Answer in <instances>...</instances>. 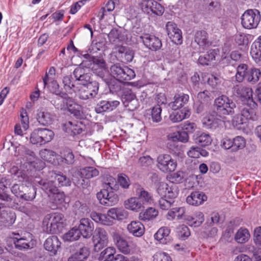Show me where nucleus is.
<instances>
[{
  "instance_id": "f257e3e1",
  "label": "nucleus",
  "mask_w": 261,
  "mask_h": 261,
  "mask_svg": "<svg viewBox=\"0 0 261 261\" xmlns=\"http://www.w3.org/2000/svg\"><path fill=\"white\" fill-rule=\"evenodd\" d=\"M65 218L63 214L51 213L45 216L43 220L44 231L47 233L60 232L64 227Z\"/></svg>"
},
{
  "instance_id": "f03ea898",
  "label": "nucleus",
  "mask_w": 261,
  "mask_h": 261,
  "mask_svg": "<svg viewBox=\"0 0 261 261\" xmlns=\"http://www.w3.org/2000/svg\"><path fill=\"white\" fill-rule=\"evenodd\" d=\"M261 76V71L259 69L255 67L248 68L247 65L241 64L237 68L236 79L238 82L246 80L251 84L256 83Z\"/></svg>"
},
{
  "instance_id": "7ed1b4c3",
  "label": "nucleus",
  "mask_w": 261,
  "mask_h": 261,
  "mask_svg": "<svg viewBox=\"0 0 261 261\" xmlns=\"http://www.w3.org/2000/svg\"><path fill=\"white\" fill-rule=\"evenodd\" d=\"M112 237L119 251L125 255L134 254L137 250V246L133 241H127L117 232H113Z\"/></svg>"
},
{
  "instance_id": "20e7f679",
  "label": "nucleus",
  "mask_w": 261,
  "mask_h": 261,
  "mask_svg": "<svg viewBox=\"0 0 261 261\" xmlns=\"http://www.w3.org/2000/svg\"><path fill=\"white\" fill-rule=\"evenodd\" d=\"M110 73L119 81H129L136 76L135 71L127 66H121L119 63L112 65L110 69Z\"/></svg>"
},
{
  "instance_id": "39448f33",
  "label": "nucleus",
  "mask_w": 261,
  "mask_h": 261,
  "mask_svg": "<svg viewBox=\"0 0 261 261\" xmlns=\"http://www.w3.org/2000/svg\"><path fill=\"white\" fill-rule=\"evenodd\" d=\"M214 105L218 113L226 115L233 114L236 107L232 100L224 95L216 98L214 101Z\"/></svg>"
},
{
  "instance_id": "423d86ee",
  "label": "nucleus",
  "mask_w": 261,
  "mask_h": 261,
  "mask_svg": "<svg viewBox=\"0 0 261 261\" xmlns=\"http://www.w3.org/2000/svg\"><path fill=\"white\" fill-rule=\"evenodd\" d=\"M260 12L256 9L246 10L241 17L243 27L247 29L256 28L260 21Z\"/></svg>"
},
{
  "instance_id": "0eeeda50",
  "label": "nucleus",
  "mask_w": 261,
  "mask_h": 261,
  "mask_svg": "<svg viewBox=\"0 0 261 261\" xmlns=\"http://www.w3.org/2000/svg\"><path fill=\"white\" fill-rule=\"evenodd\" d=\"M156 166L161 171L167 173L176 169L177 163L170 154H161L157 157Z\"/></svg>"
},
{
  "instance_id": "6e6552de",
  "label": "nucleus",
  "mask_w": 261,
  "mask_h": 261,
  "mask_svg": "<svg viewBox=\"0 0 261 261\" xmlns=\"http://www.w3.org/2000/svg\"><path fill=\"white\" fill-rule=\"evenodd\" d=\"M93 242L94 250L98 251L107 246L109 241V237L106 230L101 227H97L93 236Z\"/></svg>"
},
{
  "instance_id": "1a4fd4ad",
  "label": "nucleus",
  "mask_w": 261,
  "mask_h": 261,
  "mask_svg": "<svg viewBox=\"0 0 261 261\" xmlns=\"http://www.w3.org/2000/svg\"><path fill=\"white\" fill-rule=\"evenodd\" d=\"M158 193L171 200L176 197L178 194V189L175 184L161 182L157 189Z\"/></svg>"
},
{
  "instance_id": "9d476101",
  "label": "nucleus",
  "mask_w": 261,
  "mask_h": 261,
  "mask_svg": "<svg viewBox=\"0 0 261 261\" xmlns=\"http://www.w3.org/2000/svg\"><path fill=\"white\" fill-rule=\"evenodd\" d=\"M99 89L98 82L94 81L87 86H82L77 91L79 92V97L84 100L92 99L97 94Z\"/></svg>"
},
{
  "instance_id": "9b49d317",
  "label": "nucleus",
  "mask_w": 261,
  "mask_h": 261,
  "mask_svg": "<svg viewBox=\"0 0 261 261\" xmlns=\"http://www.w3.org/2000/svg\"><path fill=\"white\" fill-rule=\"evenodd\" d=\"M81 179H78L74 177L72 180L74 184L77 187L83 186L85 181L84 178L90 179L97 176L99 175V171L93 167H86L81 169L79 172Z\"/></svg>"
},
{
  "instance_id": "f8f14e48",
  "label": "nucleus",
  "mask_w": 261,
  "mask_h": 261,
  "mask_svg": "<svg viewBox=\"0 0 261 261\" xmlns=\"http://www.w3.org/2000/svg\"><path fill=\"white\" fill-rule=\"evenodd\" d=\"M15 236L13 239L16 248L23 250L33 247L34 241L31 233L26 232L23 237H21L18 233L15 234Z\"/></svg>"
},
{
  "instance_id": "ddd939ff",
  "label": "nucleus",
  "mask_w": 261,
  "mask_h": 261,
  "mask_svg": "<svg viewBox=\"0 0 261 261\" xmlns=\"http://www.w3.org/2000/svg\"><path fill=\"white\" fill-rule=\"evenodd\" d=\"M168 36L174 44L180 45L182 43L181 31L173 22L169 21L166 25Z\"/></svg>"
},
{
  "instance_id": "4468645a",
  "label": "nucleus",
  "mask_w": 261,
  "mask_h": 261,
  "mask_svg": "<svg viewBox=\"0 0 261 261\" xmlns=\"http://www.w3.org/2000/svg\"><path fill=\"white\" fill-rule=\"evenodd\" d=\"M257 107V105L253 100H249V102H246L241 109V116L246 120H256V110Z\"/></svg>"
},
{
  "instance_id": "2eb2a0df",
  "label": "nucleus",
  "mask_w": 261,
  "mask_h": 261,
  "mask_svg": "<svg viewBox=\"0 0 261 261\" xmlns=\"http://www.w3.org/2000/svg\"><path fill=\"white\" fill-rule=\"evenodd\" d=\"M140 38L146 47L151 50H158L162 46L161 39L155 35L145 34L141 36Z\"/></svg>"
},
{
  "instance_id": "dca6fc26",
  "label": "nucleus",
  "mask_w": 261,
  "mask_h": 261,
  "mask_svg": "<svg viewBox=\"0 0 261 261\" xmlns=\"http://www.w3.org/2000/svg\"><path fill=\"white\" fill-rule=\"evenodd\" d=\"M194 41L198 45L199 48L204 50L210 46L212 42L208 38V33L204 30H198L194 34Z\"/></svg>"
},
{
  "instance_id": "f3484780",
  "label": "nucleus",
  "mask_w": 261,
  "mask_h": 261,
  "mask_svg": "<svg viewBox=\"0 0 261 261\" xmlns=\"http://www.w3.org/2000/svg\"><path fill=\"white\" fill-rule=\"evenodd\" d=\"M78 229L84 238H89L93 231L94 224L88 218H82L80 221Z\"/></svg>"
},
{
  "instance_id": "a211bd4d",
  "label": "nucleus",
  "mask_w": 261,
  "mask_h": 261,
  "mask_svg": "<svg viewBox=\"0 0 261 261\" xmlns=\"http://www.w3.org/2000/svg\"><path fill=\"white\" fill-rule=\"evenodd\" d=\"M73 75L75 80L78 81L82 86H87L94 82L91 79L90 74L85 73L84 69L81 67L76 68L73 72Z\"/></svg>"
},
{
  "instance_id": "6ab92c4d",
  "label": "nucleus",
  "mask_w": 261,
  "mask_h": 261,
  "mask_svg": "<svg viewBox=\"0 0 261 261\" xmlns=\"http://www.w3.org/2000/svg\"><path fill=\"white\" fill-rule=\"evenodd\" d=\"M250 55L254 62L261 65V36H259L252 44Z\"/></svg>"
},
{
  "instance_id": "aec40b11",
  "label": "nucleus",
  "mask_w": 261,
  "mask_h": 261,
  "mask_svg": "<svg viewBox=\"0 0 261 261\" xmlns=\"http://www.w3.org/2000/svg\"><path fill=\"white\" fill-rule=\"evenodd\" d=\"M129 233L136 237H142L145 232V227L139 221H133L127 226Z\"/></svg>"
},
{
  "instance_id": "412c9836",
  "label": "nucleus",
  "mask_w": 261,
  "mask_h": 261,
  "mask_svg": "<svg viewBox=\"0 0 261 261\" xmlns=\"http://www.w3.org/2000/svg\"><path fill=\"white\" fill-rule=\"evenodd\" d=\"M173 110V111L170 114L169 118L174 123L180 122L182 120L189 118L191 114L190 110L186 107L182 109Z\"/></svg>"
},
{
  "instance_id": "4be33fe9",
  "label": "nucleus",
  "mask_w": 261,
  "mask_h": 261,
  "mask_svg": "<svg viewBox=\"0 0 261 261\" xmlns=\"http://www.w3.org/2000/svg\"><path fill=\"white\" fill-rule=\"evenodd\" d=\"M136 195L144 204L151 205L154 203V199L151 193L146 191L143 188L139 186L136 190Z\"/></svg>"
},
{
  "instance_id": "5701e85b",
  "label": "nucleus",
  "mask_w": 261,
  "mask_h": 261,
  "mask_svg": "<svg viewBox=\"0 0 261 261\" xmlns=\"http://www.w3.org/2000/svg\"><path fill=\"white\" fill-rule=\"evenodd\" d=\"M189 100L188 94H176L174 97V101L170 103V106L172 110L180 109L188 103Z\"/></svg>"
},
{
  "instance_id": "b1692460",
  "label": "nucleus",
  "mask_w": 261,
  "mask_h": 261,
  "mask_svg": "<svg viewBox=\"0 0 261 261\" xmlns=\"http://www.w3.org/2000/svg\"><path fill=\"white\" fill-rule=\"evenodd\" d=\"M119 104L120 102L117 100H102L95 107V111L97 113L112 111L119 106Z\"/></svg>"
},
{
  "instance_id": "393cba45",
  "label": "nucleus",
  "mask_w": 261,
  "mask_h": 261,
  "mask_svg": "<svg viewBox=\"0 0 261 261\" xmlns=\"http://www.w3.org/2000/svg\"><path fill=\"white\" fill-rule=\"evenodd\" d=\"M206 199V196L203 193L195 191L187 197L186 201L190 205L197 206L201 204Z\"/></svg>"
},
{
  "instance_id": "a878e982",
  "label": "nucleus",
  "mask_w": 261,
  "mask_h": 261,
  "mask_svg": "<svg viewBox=\"0 0 261 261\" xmlns=\"http://www.w3.org/2000/svg\"><path fill=\"white\" fill-rule=\"evenodd\" d=\"M63 130L70 135H76L81 134L83 129L81 123L76 121L66 122L63 124Z\"/></svg>"
},
{
  "instance_id": "bb28decb",
  "label": "nucleus",
  "mask_w": 261,
  "mask_h": 261,
  "mask_svg": "<svg viewBox=\"0 0 261 261\" xmlns=\"http://www.w3.org/2000/svg\"><path fill=\"white\" fill-rule=\"evenodd\" d=\"M48 197H49V203L51 204L49 206L53 210L58 208L64 202L65 198L64 193L60 192L59 189Z\"/></svg>"
},
{
  "instance_id": "cd10ccee",
  "label": "nucleus",
  "mask_w": 261,
  "mask_h": 261,
  "mask_svg": "<svg viewBox=\"0 0 261 261\" xmlns=\"http://www.w3.org/2000/svg\"><path fill=\"white\" fill-rule=\"evenodd\" d=\"M124 205L126 209L135 212H139L144 206L141 200L137 197H132L124 202Z\"/></svg>"
},
{
  "instance_id": "c85d7f7f",
  "label": "nucleus",
  "mask_w": 261,
  "mask_h": 261,
  "mask_svg": "<svg viewBox=\"0 0 261 261\" xmlns=\"http://www.w3.org/2000/svg\"><path fill=\"white\" fill-rule=\"evenodd\" d=\"M170 229L166 226L160 228L154 235L155 240L163 244H166L170 241Z\"/></svg>"
},
{
  "instance_id": "c756f323",
  "label": "nucleus",
  "mask_w": 261,
  "mask_h": 261,
  "mask_svg": "<svg viewBox=\"0 0 261 261\" xmlns=\"http://www.w3.org/2000/svg\"><path fill=\"white\" fill-rule=\"evenodd\" d=\"M61 242L58 237L55 236L48 238L44 243V248L55 254L60 247Z\"/></svg>"
},
{
  "instance_id": "7c9ffc66",
  "label": "nucleus",
  "mask_w": 261,
  "mask_h": 261,
  "mask_svg": "<svg viewBox=\"0 0 261 261\" xmlns=\"http://www.w3.org/2000/svg\"><path fill=\"white\" fill-rule=\"evenodd\" d=\"M21 124H16L14 127L15 134L22 136L23 132L28 129L29 126V120L27 113L25 111H22L20 114Z\"/></svg>"
},
{
  "instance_id": "2f4dec72",
  "label": "nucleus",
  "mask_w": 261,
  "mask_h": 261,
  "mask_svg": "<svg viewBox=\"0 0 261 261\" xmlns=\"http://www.w3.org/2000/svg\"><path fill=\"white\" fill-rule=\"evenodd\" d=\"M219 54L218 48L210 49L203 56H200L198 60V63L202 65H208L216 60V57Z\"/></svg>"
},
{
  "instance_id": "473e14b6",
  "label": "nucleus",
  "mask_w": 261,
  "mask_h": 261,
  "mask_svg": "<svg viewBox=\"0 0 261 261\" xmlns=\"http://www.w3.org/2000/svg\"><path fill=\"white\" fill-rule=\"evenodd\" d=\"M37 119L40 124L48 126L54 121L55 115L46 110H42L38 113Z\"/></svg>"
},
{
  "instance_id": "72a5a7b5",
  "label": "nucleus",
  "mask_w": 261,
  "mask_h": 261,
  "mask_svg": "<svg viewBox=\"0 0 261 261\" xmlns=\"http://www.w3.org/2000/svg\"><path fill=\"white\" fill-rule=\"evenodd\" d=\"M234 90L238 96H240L249 102V100H253L252 98L253 91L251 88L243 86H237L234 87Z\"/></svg>"
},
{
  "instance_id": "f704fd0d",
  "label": "nucleus",
  "mask_w": 261,
  "mask_h": 261,
  "mask_svg": "<svg viewBox=\"0 0 261 261\" xmlns=\"http://www.w3.org/2000/svg\"><path fill=\"white\" fill-rule=\"evenodd\" d=\"M90 216L95 222L103 225L111 226L113 224V221L106 214L93 211Z\"/></svg>"
},
{
  "instance_id": "c9c22d12",
  "label": "nucleus",
  "mask_w": 261,
  "mask_h": 261,
  "mask_svg": "<svg viewBox=\"0 0 261 261\" xmlns=\"http://www.w3.org/2000/svg\"><path fill=\"white\" fill-rule=\"evenodd\" d=\"M221 123V120L213 115H207L202 119L203 125L207 129H215Z\"/></svg>"
},
{
  "instance_id": "e433bc0d",
  "label": "nucleus",
  "mask_w": 261,
  "mask_h": 261,
  "mask_svg": "<svg viewBox=\"0 0 261 261\" xmlns=\"http://www.w3.org/2000/svg\"><path fill=\"white\" fill-rule=\"evenodd\" d=\"M159 215L158 211L154 207H149L139 214V218L142 221H150L155 219Z\"/></svg>"
},
{
  "instance_id": "4c0bfd02",
  "label": "nucleus",
  "mask_w": 261,
  "mask_h": 261,
  "mask_svg": "<svg viewBox=\"0 0 261 261\" xmlns=\"http://www.w3.org/2000/svg\"><path fill=\"white\" fill-rule=\"evenodd\" d=\"M121 100L125 107H128L129 109V104L132 102H137L136 96L132 91L129 89H123L122 94L121 95Z\"/></svg>"
},
{
  "instance_id": "58836bf2",
  "label": "nucleus",
  "mask_w": 261,
  "mask_h": 261,
  "mask_svg": "<svg viewBox=\"0 0 261 261\" xmlns=\"http://www.w3.org/2000/svg\"><path fill=\"white\" fill-rule=\"evenodd\" d=\"M188 224L193 227L199 226L204 221V217L202 212H197L194 216H188L186 218Z\"/></svg>"
},
{
  "instance_id": "ea45409f",
  "label": "nucleus",
  "mask_w": 261,
  "mask_h": 261,
  "mask_svg": "<svg viewBox=\"0 0 261 261\" xmlns=\"http://www.w3.org/2000/svg\"><path fill=\"white\" fill-rule=\"evenodd\" d=\"M167 137L168 141L173 142L178 141L186 142L189 139V136L186 132L179 131L170 133Z\"/></svg>"
},
{
  "instance_id": "a19ab883",
  "label": "nucleus",
  "mask_w": 261,
  "mask_h": 261,
  "mask_svg": "<svg viewBox=\"0 0 261 261\" xmlns=\"http://www.w3.org/2000/svg\"><path fill=\"white\" fill-rule=\"evenodd\" d=\"M39 184L48 196L51 194L55 193L58 189L52 180L42 179L39 182Z\"/></svg>"
},
{
  "instance_id": "79ce46f5",
  "label": "nucleus",
  "mask_w": 261,
  "mask_h": 261,
  "mask_svg": "<svg viewBox=\"0 0 261 261\" xmlns=\"http://www.w3.org/2000/svg\"><path fill=\"white\" fill-rule=\"evenodd\" d=\"M195 142L201 146H206L210 145L212 139L208 134L205 133H198L194 138Z\"/></svg>"
},
{
  "instance_id": "37998d69",
  "label": "nucleus",
  "mask_w": 261,
  "mask_h": 261,
  "mask_svg": "<svg viewBox=\"0 0 261 261\" xmlns=\"http://www.w3.org/2000/svg\"><path fill=\"white\" fill-rule=\"evenodd\" d=\"M125 211L122 208L113 207L108 211L107 216L112 221L120 220L125 216Z\"/></svg>"
},
{
  "instance_id": "c03bdc74",
  "label": "nucleus",
  "mask_w": 261,
  "mask_h": 261,
  "mask_svg": "<svg viewBox=\"0 0 261 261\" xmlns=\"http://www.w3.org/2000/svg\"><path fill=\"white\" fill-rule=\"evenodd\" d=\"M116 249L113 247H109L103 250L100 254L101 261H114Z\"/></svg>"
},
{
  "instance_id": "a18cd8bd",
  "label": "nucleus",
  "mask_w": 261,
  "mask_h": 261,
  "mask_svg": "<svg viewBox=\"0 0 261 261\" xmlns=\"http://www.w3.org/2000/svg\"><path fill=\"white\" fill-rule=\"evenodd\" d=\"M81 233L80 230L76 227H73L69 230L67 233L63 236V239L66 241H74L78 240Z\"/></svg>"
},
{
  "instance_id": "49530a36",
  "label": "nucleus",
  "mask_w": 261,
  "mask_h": 261,
  "mask_svg": "<svg viewBox=\"0 0 261 261\" xmlns=\"http://www.w3.org/2000/svg\"><path fill=\"white\" fill-rule=\"evenodd\" d=\"M118 185L115 178L110 176L107 175L104 178L103 189L109 190H117Z\"/></svg>"
},
{
  "instance_id": "de8ad7c7",
  "label": "nucleus",
  "mask_w": 261,
  "mask_h": 261,
  "mask_svg": "<svg viewBox=\"0 0 261 261\" xmlns=\"http://www.w3.org/2000/svg\"><path fill=\"white\" fill-rule=\"evenodd\" d=\"M39 155L40 158L44 161L52 163L54 162L55 159L56 157V153L55 151L47 149L40 150Z\"/></svg>"
},
{
  "instance_id": "09e8293b",
  "label": "nucleus",
  "mask_w": 261,
  "mask_h": 261,
  "mask_svg": "<svg viewBox=\"0 0 261 261\" xmlns=\"http://www.w3.org/2000/svg\"><path fill=\"white\" fill-rule=\"evenodd\" d=\"M63 83L65 90L68 93L76 92L78 88L75 86L69 76H65L63 79Z\"/></svg>"
},
{
  "instance_id": "8fccbe9b",
  "label": "nucleus",
  "mask_w": 261,
  "mask_h": 261,
  "mask_svg": "<svg viewBox=\"0 0 261 261\" xmlns=\"http://www.w3.org/2000/svg\"><path fill=\"white\" fill-rule=\"evenodd\" d=\"M250 238V233L246 228H240L238 230L235 236V240L239 243L246 242Z\"/></svg>"
},
{
  "instance_id": "3c124183",
  "label": "nucleus",
  "mask_w": 261,
  "mask_h": 261,
  "mask_svg": "<svg viewBox=\"0 0 261 261\" xmlns=\"http://www.w3.org/2000/svg\"><path fill=\"white\" fill-rule=\"evenodd\" d=\"M66 107L68 111L71 114H73L74 116H80V106L76 104L71 99L68 98L66 100Z\"/></svg>"
},
{
  "instance_id": "603ef678",
  "label": "nucleus",
  "mask_w": 261,
  "mask_h": 261,
  "mask_svg": "<svg viewBox=\"0 0 261 261\" xmlns=\"http://www.w3.org/2000/svg\"><path fill=\"white\" fill-rule=\"evenodd\" d=\"M123 82V81H119L115 79H111L110 81L107 82V84L112 93H117L122 90V84L121 82Z\"/></svg>"
},
{
  "instance_id": "864d4df0",
  "label": "nucleus",
  "mask_w": 261,
  "mask_h": 261,
  "mask_svg": "<svg viewBox=\"0 0 261 261\" xmlns=\"http://www.w3.org/2000/svg\"><path fill=\"white\" fill-rule=\"evenodd\" d=\"M45 87H47L51 93L56 95L63 97V96L65 95V94L60 91L59 86L55 80H49L48 82V85Z\"/></svg>"
},
{
  "instance_id": "5fc2aeb1",
  "label": "nucleus",
  "mask_w": 261,
  "mask_h": 261,
  "mask_svg": "<svg viewBox=\"0 0 261 261\" xmlns=\"http://www.w3.org/2000/svg\"><path fill=\"white\" fill-rule=\"evenodd\" d=\"M40 135L43 144H44L51 141L54 137V133L47 128H39Z\"/></svg>"
},
{
  "instance_id": "6e6d98bb",
  "label": "nucleus",
  "mask_w": 261,
  "mask_h": 261,
  "mask_svg": "<svg viewBox=\"0 0 261 261\" xmlns=\"http://www.w3.org/2000/svg\"><path fill=\"white\" fill-rule=\"evenodd\" d=\"M51 177L58 182V185L60 187L68 186L70 185V180L63 174H57L54 173Z\"/></svg>"
},
{
  "instance_id": "4d7b16f0",
  "label": "nucleus",
  "mask_w": 261,
  "mask_h": 261,
  "mask_svg": "<svg viewBox=\"0 0 261 261\" xmlns=\"http://www.w3.org/2000/svg\"><path fill=\"white\" fill-rule=\"evenodd\" d=\"M115 8V3L113 1H109L106 4L105 7H102L98 13V17L101 20L104 18L107 15V12H112Z\"/></svg>"
},
{
  "instance_id": "13d9d810",
  "label": "nucleus",
  "mask_w": 261,
  "mask_h": 261,
  "mask_svg": "<svg viewBox=\"0 0 261 261\" xmlns=\"http://www.w3.org/2000/svg\"><path fill=\"white\" fill-rule=\"evenodd\" d=\"M36 196V189L32 186L30 188L28 187V189L24 192L21 199L27 201H33L35 198Z\"/></svg>"
},
{
  "instance_id": "bf43d9fd",
  "label": "nucleus",
  "mask_w": 261,
  "mask_h": 261,
  "mask_svg": "<svg viewBox=\"0 0 261 261\" xmlns=\"http://www.w3.org/2000/svg\"><path fill=\"white\" fill-rule=\"evenodd\" d=\"M233 151H238V150L244 148L246 146V140L242 136H237L232 139Z\"/></svg>"
},
{
  "instance_id": "052dcab7",
  "label": "nucleus",
  "mask_w": 261,
  "mask_h": 261,
  "mask_svg": "<svg viewBox=\"0 0 261 261\" xmlns=\"http://www.w3.org/2000/svg\"><path fill=\"white\" fill-rule=\"evenodd\" d=\"M40 135L39 128L35 129L30 135V140L33 144L42 145L43 142Z\"/></svg>"
},
{
  "instance_id": "680f3d73",
  "label": "nucleus",
  "mask_w": 261,
  "mask_h": 261,
  "mask_svg": "<svg viewBox=\"0 0 261 261\" xmlns=\"http://www.w3.org/2000/svg\"><path fill=\"white\" fill-rule=\"evenodd\" d=\"M27 189H28V187L23 185L15 184L11 188V192L17 197L21 198Z\"/></svg>"
},
{
  "instance_id": "e2e57ef3",
  "label": "nucleus",
  "mask_w": 261,
  "mask_h": 261,
  "mask_svg": "<svg viewBox=\"0 0 261 261\" xmlns=\"http://www.w3.org/2000/svg\"><path fill=\"white\" fill-rule=\"evenodd\" d=\"M110 198L109 200L102 199L101 204L105 206H110L117 204L119 201L118 195L114 192L110 193Z\"/></svg>"
},
{
  "instance_id": "0e129e2a",
  "label": "nucleus",
  "mask_w": 261,
  "mask_h": 261,
  "mask_svg": "<svg viewBox=\"0 0 261 261\" xmlns=\"http://www.w3.org/2000/svg\"><path fill=\"white\" fill-rule=\"evenodd\" d=\"M211 94L208 90L200 92L197 94L198 100L201 105L207 103L211 100Z\"/></svg>"
},
{
  "instance_id": "69168bd1",
  "label": "nucleus",
  "mask_w": 261,
  "mask_h": 261,
  "mask_svg": "<svg viewBox=\"0 0 261 261\" xmlns=\"http://www.w3.org/2000/svg\"><path fill=\"white\" fill-rule=\"evenodd\" d=\"M56 76V69L54 67H51L49 68L48 71L45 74V76L43 78V83L44 85V88L48 85V82L49 80H53L55 79Z\"/></svg>"
},
{
  "instance_id": "338daca9",
  "label": "nucleus",
  "mask_w": 261,
  "mask_h": 261,
  "mask_svg": "<svg viewBox=\"0 0 261 261\" xmlns=\"http://www.w3.org/2000/svg\"><path fill=\"white\" fill-rule=\"evenodd\" d=\"M153 0H142L139 4L142 11L147 14H151V7Z\"/></svg>"
},
{
  "instance_id": "774afa93",
  "label": "nucleus",
  "mask_w": 261,
  "mask_h": 261,
  "mask_svg": "<svg viewBox=\"0 0 261 261\" xmlns=\"http://www.w3.org/2000/svg\"><path fill=\"white\" fill-rule=\"evenodd\" d=\"M151 14H154L158 16H161L164 12V8L156 1L153 0L152 3Z\"/></svg>"
}]
</instances>
